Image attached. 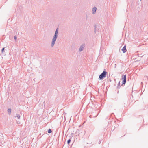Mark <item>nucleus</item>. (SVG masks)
I'll return each mask as SVG.
<instances>
[{
  "label": "nucleus",
  "mask_w": 148,
  "mask_h": 148,
  "mask_svg": "<svg viewBox=\"0 0 148 148\" xmlns=\"http://www.w3.org/2000/svg\"><path fill=\"white\" fill-rule=\"evenodd\" d=\"M97 10V8L95 7H94L92 9V13L93 14H94L95 13L96 11Z\"/></svg>",
  "instance_id": "39448f33"
},
{
  "label": "nucleus",
  "mask_w": 148,
  "mask_h": 148,
  "mask_svg": "<svg viewBox=\"0 0 148 148\" xmlns=\"http://www.w3.org/2000/svg\"><path fill=\"white\" fill-rule=\"evenodd\" d=\"M71 139H69V140H68L67 143L68 144H69V143H70V142H71Z\"/></svg>",
  "instance_id": "ddd939ff"
},
{
  "label": "nucleus",
  "mask_w": 148,
  "mask_h": 148,
  "mask_svg": "<svg viewBox=\"0 0 148 148\" xmlns=\"http://www.w3.org/2000/svg\"><path fill=\"white\" fill-rule=\"evenodd\" d=\"M45 101H44L43 102V103H44V102H45Z\"/></svg>",
  "instance_id": "a211bd4d"
},
{
  "label": "nucleus",
  "mask_w": 148,
  "mask_h": 148,
  "mask_svg": "<svg viewBox=\"0 0 148 148\" xmlns=\"http://www.w3.org/2000/svg\"><path fill=\"white\" fill-rule=\"evenodd\" d=\"M122 79L123 80L122 81V84H125L126 83V75H123L122 76Z\"/></svg>",
  "instance_id": "7ed1b4c3"
},
{
  "label": "nucleus",
  "mask_w": 148,
  "mask_h": 148,
  "mask_svg": "<svg viewBox=\"0 0 148 148\" xmlns=\"http://www.w3.org/2000/svg\"><path fill=\"white\" fill-rule=\"evenodd\" d=\"M101 141H99V144H100V143H101Z\"/></svg>",
  "instance_id": "dca6fc26"
},
{
  "label": "nucleus",
  "mask_w": 148,
  "mask_h": 148,
  "mask_svg": "<svg viewBox=\"0 0 148 148\" xmlns=\"http://www.w3.org/2000/svg\"><path fill=\"white\" fill-rule=\"evenodd\" d=\"M14 39L15 40H16L17 39V36H15L14 37Z\"/></svg>",
  "instance_id": "4468645a"
},
{
  "label": "nucleus",
  "mask_w": 148,
  "mask_h": 148,
  "mask_svg": "<svg viewBox=\"0 0 148 148\" xmlns=\"http://www.w3.org/2000/svg\"><path fill=\"white\" fill-rule=\"evenodd\" d=\"M107 73L105 71V69L103 71V72L99 75V78L101 80H103L105 78Z\"/></svg>",
  "instance_id": "f257e3e1"
},
{
  "label": "nucleus",
  "mask_w": 148,
  "mask_h": 148,
  "mask_svg": "<svg viewBox=\"0 0 148 148\" xmlns=\"http://www.w3.org/2000/svg\"><path fill=\"white\" fill-rule=\"evenodd\" d=\"M116 64H115V67H116Z\"/></svg>",
  "instance_id": "f3484780"
},
{
  "label": "nucleus",
  "mask_w": 148,
  "mask_h": 148,
  "mask_svg": "<svg viewBox=\"0 0 148 148\" xmlns=\"http://www.w3.org/2000/svg\"><path fill=\"white\" fill-rule=\"evenodd\" d=\"M58 29L57 28L56 30V31H55L54 35L53 36L58 37Z\"/></svg>",
  "instance_id": "423d86ee"
},
{
  "label": "nucleus",
  "mask_w": 148,
  "mask_h": 148,
  "mask_svg": "<svg viewBox=\"0 0 148 148\" xmlns=\"http://www.w3.org/2000/svg\"><path fill=\"white\" fill-rule=\"evenodd\" d=\"M17 117L18 119H19L20 118V116L19 114H16V116H15V117Z\"/></svg>",
  "instance_id": "1a4fd4ad"
},
{
  "label": "nucleus",
  "mask_w": 148,
  "mask_h": 148,
  "mask_svg": "<svg viewBox=\"0 0 148 148\" xmlns=\"http://www.w3.org/2000/svg\"><path fill=\"white\" fill-rule=\"evenodd\" d=\"M120 82H119L118 84V86H117V88H120Z\"/></svg>",
  "instance_id": "f8f14e48"
},
{
  "label": "nucleus",
  "mask_w": 148,
  "mask_h": 148,
  "mask_svg": "<svg viewBox=\"0 0 148 148\" xmlns=\"http://www.w3.org/2000/svg\"><path fill=\"white\" fill-rule=\"evenodd\" d=\"M57 37H55L54 36H53V37L52 39V42L51 43V47H53L54 46L55 42L57 39Z\"/></svg>",
  "instance_id": "f03ea898"
},
{
  "label": "nucleus",
  "mask_w": 148,
  "mask_h": 148,
  "mask_svg": "<svg viewBox=\"0 0 148 148\" xmlns=\"http://www.w3.org/2000/svg\"><path fill=\"white\" fill-rule=\"evenodd\" d=\"M52 132V130L51 129H49L48 131V133H51Z\"/></svg>",
  "instance_id": "9d476101"
},
{
  "label": "nucleus",
  "mask_w": 148,
  "mask_h": 148,
  "mask_svg": "<svg viewBox=\"0 0 148 148\" xmlns=\"http://www.w3.org/2000/svg\"><path fill=\"white\" fill-rule=\"evenodd\" d=\"M85 47V45L84 44L82 45L79 48V51L80 52L82 51Z\"/></svg>",
  "instance_id": "20e7f679"
},
{
  "label": "nucleus",
  "mask_w": 148,
  "mask_h": 148,
  "mask_svg": "<svg viewBox=\"0 0 148 148\" xmlns=\"http://www.w3.org/2000/svg\"><path fill=\"white\" fill-rule=\"evenodd\" d=\"M122 50L123 51V53H125L127 50L126 49V46H124V47L122 49Z\"/></svg>",
  "instance_id": "0eeeda50"
},
{
  "label": "nucleus",
  "mask_w": 148,
  "mask_h": 148,
  "mask_svg": "<svg viewBox=\"0 0 148 148\" xmlns=\"http://www.w3.org/2000/svg\"><path fill=\"white\" fill-rule=\"evenodd\" d=\"M8 113L9 114V115L11 113V109L10 108H9L8 109Z\"/></svg>",
  "instance_id": "6e6552de"
},
{
  "label": "nucleus",
  "mask_w": 148,
  "mask_h": 148,
  "mask_svg": "<svg viewBox=\"0 0 148 148\" xmlns=\"http://www.w3.org/2000/svg\"><path fill=\"white\" fill-rule=\"evenodd\" d=\"M4 49V48H3L1 50V51H2V52H3Z\"/></svg>",
  "instance_id": "2eb2a0df"
},
{
  "label": "nucleus",
  "mask_w": 148,
  "mask_h": 148,
  "mask_svg": "<svg viewBox=\"0 0 148 148\" xmlns=\"http://www.w3.org/2000/svg\"><path fill=\"white\" fill-rule=\"evenodd\" d=\"M96 26H94V29H94V32L96 34Z\"/></svg>",
  "instance_id": "9b49d317"
}]
</instances>
